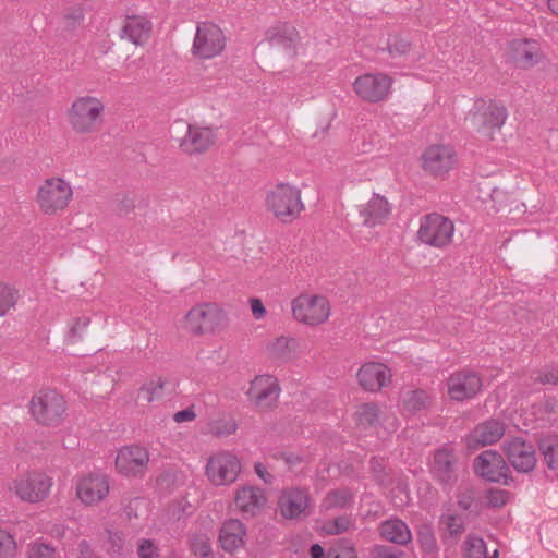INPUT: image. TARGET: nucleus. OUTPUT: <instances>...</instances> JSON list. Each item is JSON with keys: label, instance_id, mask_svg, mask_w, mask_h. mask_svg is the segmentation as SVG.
<instances>
[{"label": "nucleus", "instance_id": "nucleus-1", "mask_svg": "<svg viewBox=\"0 0 558 558\" xmlns=\"http://www.w3.org/2000/svg\"><path fill=\"white\" fill-rule=\"evenodd\" d=\"M105 104L95 96H81L74 99L66 111L68 122L76 134L97 132L104 123Z\"/></svg>", "mask_w": 558, "mask_h": 558}, {"label": "nucleus", "instance_id": "nucleus-2", "mask_svg": "<svg viewBox=\"0 0 558 558\" xmlns=\"http://www.w3.org/2000/svg\"><path fill=\"white\" fill-rule=\"evenodd\" d=\"M68 404L56 389L43 388L34 393L28 402V412L37 424L48 427L59 426L65 418Z\"/></svg>", "mask_w": 558, "mask_h": 558}, {"label": "nucleus", "instance_id": "nucleus-3", "mask_svg": "<svg viewBox=\"0 0 558 558\" xmlns=\"http://www.w3.org/2000/svg\"><path fill=\"white\" fill-rule=\"evenodd\" d=\"M72 198L71 183L61 177H50L38 185L35 202L44 215L54 216L64 211Z\"/></svg>", "mask_w": 558, "mask_h": 558}, {"label": "nucleus", "instance_id": "nucleus-4", "mask_svg": "<svg viewBox=\"0 0 558 558\" xmlns=\"http://www.w3.org/2000/svg\"><path fill=\"white\" fill-rule=\"evenodd\" d=\"M265 203L267 210L282 222L293 221L304 209L301 191L288 183H279L270 189Z\"/></svg>", "mask_w": 558, "mask_h": 558}, {"label": "nucleus", "instance_id": "nucleus-5", "mask_svg": "<svg viewBox=\"0 0 558 558\" xmlns=\"http://www.w3.org/2000/svg\"><path fill=\"white\" fill-rule=\"evenodd\" d=\"M225 310L217 303L194 305L184 316L185 328L194 336L215 333L228 325Z\"/></svg>", "mask_w": 558, "mask_h": 558}, {"label": "nucleus", "instance_id": "nucleus-6", "mask_svg": "<svg viewBox=\"0 0 558 558\" xmlns=\"http://www.w3.org/2000/svg\"><path fill=\"white\" fill-rule=\"evenodd\" d=\"M291 308L294 319L308 326L325 323L331 313L330 304L325 296L311 293H302L294 298Z\"/></svg>", "mask_w": 558, "mask_h": 558}, {"label": "nucleus", "instance_id": "nucleus-7", "mask_svg": "<svg viewBox=\"0 0 558 558\" xmlns=\"http://www.w3.org/2000/svg\"><path fill=\"white\" fill-rule=\"evenodd\" d=\"M453 233V222L438 213L427 214L420 220L417 238L428 246L437 248L448 246L452 242Z\"/></svg>", "mask_w": 558, "mask_h": 558}, {"label": "nucleus", "instance_id": "nucleus-8", "mask_svg": "<svg viewBox=\"0 0 558 558\" xmlns=\"http://www.w3.org/2000/svg\"><path fill=\"white\" fill-rule=\"evenodd\" d=\"M226 47V36L222 29L213 22H199L191 52L198 59H211L219 56Z\"/></svg>", "mask_w": 558, "mask_h": 558}, {"label": "nucleus", "instance_id": "nucleus-9", "mask_svg": "<svg viewBox=\"0 0 558 558\" xmlns=\"http://www.w3.org/2000/svg\"><path fill=\"white\" fill-rule=\"evenodd\" d=\"M474 472L482 478L510 486L513 483L511 471L504 457L495 450H485L474 459Z\"/></svg>", "mask_w": 558, "mask_h": 558}, {"label": "nucleus", "instance_id": "nucleus-10", "mask_svg": "<svg viewBox=\"0 0 558 558\" xmlns=\"http://www.w3.org/2000/svg\"><path fill=\"white\" fill-rule=\"evenodd\" d=\"M508 118L507 108L496 102L476 104L475 109L466 117V122L476 132L490 135L492 131L499 130Z\"/></svg>", "mask_w": 558, "mask_h": 558}, {"label": "nucleus", "instance_id": "nucleus-11", "mask_svg": "<svg viewBox=\"0 0 558 558\" xmlns=\"http://www.w3.org/2000/svg\"><path fill=\"white\" fill-rule=\"evenodd\" d=\"M241 472V462L229 451L213 454L206 464V475L216 486L230 485L236 481Z\"/></svg>", "mask_w": 558, "mask_h": 558}, {"label": "nucleus", "instance_id": "nucleus-12", "mask_svg": "<svg viewBox=\"0 0 558 558\" xmlns=\"http://www.w3.org/2000/svg\"><path fill=\"white\" fill-rule=\"evenodd\" d=\"M277 507L282 518L302 520L311 514V495L305 488H284L278 497Z\"/></svg>", "mask_w": 558, "mask_h": 558}, {"label": "nucleus", "instance_id": "nucleus-13", "mask_svg": "<svg viewBox=\"0 0 558 558\" xmlns=\"http://www.w3.org/2000/svg\"><path fill=\"white\" fill-rule=\"evenodd\" d=\"M279 395L280 386L277 378L271 375L256 376L246 392L250 403L260 411L272 409L278 402Z\"/></svg>", "mask_w": 558, "mask_h": 558}, {"label": "nucleus", "instance_id": "nucleus-14", "mask_svg": "<svg viewBox=\"0 0 558 558\" xmlns=\"http://www.w3.org/2000/svg\"><path fill=\"white\" fill-rule=\"evenodd\" d=\"M51 486V478L46 474L31 473L15 480L10 490H13L23 501L38 502L49 495Z\"/></svg>", "mask_w": 558, "mask_h": 558}, {"label": "nucleus", "instance_id": "nucleus-15", "mask_svg": "<svg viewBox=\"0 0 558 558\" xmlns=\"http://www.w3.org/2000/svg\"><path fill=\"white\" fill-rule=\"evenodd\" d=\"M502 450L512 468L519 473H530L536 465L534 446L521 437L507 439L502 444Z\"/></svg>", "mask_w": 558, "mask_h": 558}, {"label": "nucleus", "instance_id": "nucleus-16", "mask_svg": "<svg viewBox=\"0 0 558 558\" xmlns=\"http://www.w3.org/2000/svg\"><path fill=\"white\" fill-rule=\"evenodd\" d=\"M148 462L147 449L137 445L122 447L116 457L117 471L126 477L143 476Z\"/></svg>", "mask_w": 558, "mask_h": 558}, {"label": "nucleus", "instance_id": "nucleus-17", "mask_svg": "<svg viewBox=\"0 0 558 558\" xmlns=\"http://www.w3.org/2000/svg\"><path fill=\"white\" fill-rule=\"evenodd\" d=\"M421 160L425 172L434 177H442L453 168L456 151L451 146L434 144L424 150Z\"/></svg>", "mask_w": 558, "mask_h": 558}, {"label": "nucleus", "instance_id": "nucleus-18", "mask_svg": "<svg viewBox=\"0 0 558 558\" xmlns=\"http://www.w3.org/2000/svg\"><path fill=\"white\" fill-rule=\"evenodd\" d=\"M392 80L383 73H367L355 78L354 90L365 101L378 102L390 93Z\"/></svg>", "mask_w": 558, "mask_h": 558}, {"label": "nucleus", "instance_id": "nucleus-19", "mask_svg": "<svg viewBox=\"0 0 558 558\" xmlns=\"http://www.w3.org/2000/svg\"><path fill=\"white\" fill-rule=\"evenodd\" d=\"M109 490V478L100 473H90L76 483V496L86 506L101 502L108 496Z\"/></svg>", "mask_w": 558, "mask_h": 558}, {"label": "nucleus", "instance_id": "nucleus-20", "mask_svg": "<svg viewBox=\"0 0 558 558\" xmlns=\"http://www.w3.org/2000/svg\"><path fill=\"white\" fill-rule=\"evenodd\" d=\"M508 58L520 69H531L544 60L541 45L533 39H514L508 46Z\"/></svg>", "mask_w": 558, "mask_h": 558}, {"label": "nucleus", "instance_id": "nucleus-21", "mask_svg": "<svg viewBox=\"0 0 558 558\" xmlns=\"http://www.w3.org/2000/svg\"><path fill=\"white\" fill-rule=\"evenodd\" d=\"M448 395L452 400L463 401L477 395L482 388L480 376L472 371L456 372L447 381Z\"/></svg>", "mask_w": 558, "mask_h": 558}, {"label": "nucleus", "instance_id": "nucleus-22", "mask_svg": "<svg viewBox=\"0 0 558 558\" xmlns=\"http://www.w3.org/2000/svg\"><path fill=\"white\" fill-rule=\"evenodd\" d=\"M457 457L449 447H441L434 453L430 472L442 485L451 486L457 480Z\"/></svg>", "mask_w": 558, "mask_h": 558}, {"label": "nucleus", "instance_id": "nucleus-23", "mask_svg": "<svg viewBox=\"0 0 558 558\" xmlns=\"http://www.w3.org/2000/svg\"><path fill=\"white\" fill-rule=\"evenodd\" d=\"M151 21L145 15H128L120 29V38L135 46H144L150 38Z\"/></svg>", "mask_w": 558, "mask_h": 558}, {"label": "nucleus", "instance_id": "nucleus-24", "mask_svg": "<svg viewBox=\"0 0 558 558\" xmlns=\"http://www.w3.org/2000/svg\"><path fill=\"white\" fill-rule=\"evenodd\" d=\"M357 379L364 389L378 391L390 383L391 372L383 363L368 362L359 369Z\"/></svg>", "mask_w": 558, "mask_h": 558}, {"label": "nucleus", "instance_id": "nucleus-25", "mask_svg": "<svg viewBox=\"0 0 558 558\" xmlns=\"http://www.w3.org/2000/svg\"><path fill=\"white\" fill-rule=\"evenodd\" d=\"M506 432L505 424L499 420H487L476 425L468 437V446L471 448L484 447L496 444Z\"/></svg>", "mask_w": 558, "mask_h": 558}, {"label": "nucleus", "instance_id": "nucleus-26", "mask_svg": "<svg viewBox=\"0 0 558 558\" xmlns=\"http://www.w3.org/2000/svg\"><path fill=\"white\" fill-rule=\"evenodd\" d=\"M246 527L238 519H230L222 523L219 531L221 548L229 554L235 553L245 545Z\"/></svg>", "mask_w": 558, "mask_h": 558}, {"label": "nucleus", "instance_id": "nucleus-27", "mask_svg": "<svg viewBox=\"0 0 558 558\" xmlns=\"http://www.w3.org/2000/svg\"><path fill=\"white\" fill-rule=\"evenodd\" d=\"M359 213L364 226L375 227L388 219L391 206L386 197L375 193L367 203L360 206Z\"/></svg>", "mask_w": 558, "mask_h": 558}, {"label": "nucleus", "instance_id": "nucleus-28", "mask_svg": "<svg viewBox=\"0 0 558 558\" xmlns=\"http://www.w3.org/2000/svg\"><path fill=\"white\" fill-rule=\"evenodd\" d=\"M214 143V133L208 128L187 126V132L181 140L180 148L189 155L202 154Z\"/></svg>", "mask_w": 558, "mask_h": 558}, {"label": "nucleus", "instance_id": "nucleus-29", "mask_svg": "<svg viewBox=\"0 0 558 558\" xmlns=\"http://www.w3.org/2000/svg\"><path fill=\"white\" fill-rule=\"evenodd\" d=\"M267 499L264 490L254 486H243L235 495L234 502L238 509L244 513L256 514L259 512Z\"/></svg>", "mask_w": 558, "mask_h": 558}, {"label": "nucleus", "instance_id": "nucleus-30", "mask_svg": "<svg viewBox=\"0 0 558 558\" xmlns=\"http://www.w3.org/2000/svg\"><path fill=\"white\" fill-rule=\"evenodd\" d=\"M265 38L271 47L282 48L288 53H291L299 39V34L293 26L283 23L269 27Z\"/></svg>", "mask_w": 558, "mask_h": 558}, {"label": "nucleus", "instance_id": "nucleus-31", "mask_svg": "<svg viewBox=\"0 0 558 558\" xmlns=\"http://www.w3.org/2000/svg\"><path fill=\"white\" fill-rule=\"evenodd\" d=\"M399 402L402 411L414 414L427 410L433 399L426 390L409 388L400 393Z\"/></svg>", "mask_w": 558, "mask_h": 558}, {"label": "nucleus", "instance_id": "nucleus-32", "mask_svg": "<svg viewBox=\"0 0 558 558\" xmlns=\"http://www.w3.org/2000/svg\"><path fill=\"white\" fill-rule=\"evenodd\" d=\"M379 532L384 539L398 545H407L412 539L409 526L399 519L386 520L380 524Z\"/></svg>", "mask_w": 558, "mask_h": 558}, {"label": "nucleus", "instance_id": "nucleus-33", "mask_svg": "<svg viewBox=\"0 0 558 558\" xmlns=\"http://www.w3.org/2000/svg\"><path fill=\"white\" fill-rule=\"evenodd\" d=\"M464 558H486L487 547L485 541L475 534H469L463 543Z\"/></svg>", "mask_w": 558, "mask_h": 558}, {"label": "nucleus", "instance_id": "nucleus-34", "mask_svg": "<svg viewBox=\"0 0 558 558\" xmlns=\"http://www.w3.org/2000/svg\"><path fill=\"white\" fill-rule=\"evenodd\" d=\"M539 450L548 469L558 471V439H543L539 442Z\"/></svg>", "mask_w": 558, "mask_h": 558}, {"label": "nucleus", "instance_id": "nucleus-35", "mask_svg": "<svg viewBox=\"0 0 558 558\" xmlns=\"http://www.w3.org/2000/svg\"><path fill=\"white\" fill-rule=\"evenodd\" d=\"M352 501V494L349 489L342 488L332 490L325 497L323 507L325 509L344 508Z\"/></svg>", "mask_w": 558, "mask_h": 558}, {"label": "nucleus", "instance_id": "nucleus-36", "mask_svg": "<svg viewBox=\"0 0 558 558\" xmlns=\"http://www.w3.org/2000/svg\"><path fill=\"white\" fill-rule=\"evenodd\" d=\"M165 389V381L161 378L144 384L138 392V399L150 403L161 398Z\"/></svg>", "mask_w": 558, "mask_h": 558}, {"label": "nucleus", "instance_id": "nucleus-37", "mask_svg": "<svg viewBox=\"0 0 558 558\" xmlns=\"http://www.w3.org/2000/svg\"><path fill=\"white\" fill-rule=\"evenodd\" d=\"M359 423L375 426L379 422L380 410L375 403H364L357 410Z\"/></svg>", "mask_w": 558, "mask_h": 558}, {"label": "nucleus", "instance_id": "nucleus-38", "mask_svg": "<svg viewBox=\"0 0 558 558\" xmlns=\"http://www.w3.org/2000/svg\"><path fill=\"white\" fill-rule=\"evenodd\" d=\"M190 547L199 558H207L211 554L209 537L204 533L193 534L190 538Z\"/></svg>", "mask_w": 558, "mask_h": 558}, {"label": "nucleus", "instance_id": "nucleus-39", "mask_svg": "<svg viewBox=\"0 0 558 558\" xmlns=\"http://www.w3.org/2000/svg\"><path fill=\"white\" fill-rule=\"evenodd\" d=\"M352 526V519L349 515H340L328 520L323 524V531L328 535L342 534Z\"/></svg>", "mask_w": 558, "mask_h": 558}, {"label": "nucleus", "instance_id": "nucleus-40", "mask_svg": "<svg viewBox=\"0 0 558 558\" xmlns=\"http://www.w3.org/2000/svg\"><path fill=\"white\" fill-rule=\"evenodd\" d=\"M294 341L292 339L280 337L270 347L271 356L279 361H287L291 357L290 344Z\"/></svg>", "mask_w": 558, "mask_h": 558}, {"label": "nucleus", "instance_id": "nucleus-41", "mask_svg": "<svg viewBox=\"0 0 558 558\" xmlns=\"http://www.w3.org/2000/svg\"><path fill=\"white\" fill-rule=\"evenodd\" d=\"M27 558H57L56 549L51 545L36 541L31 543L26 553Z\"/></svg>", "mask_w": 558, "mask_h": 558}, {"label": "nucleus", "instance_id": "nucleus-42", "mask_svg": "<svg viewBox=\"0 0 558 558\" xmlns=\"http://www.w3.org/2000/svg\"><path fill=\"white\" fill-rule=\"evenodd\" d=\"M440 523L452 537H458L464 532V523L461 518L453 513H446L440 517Z\"/></svg>", "mask_w": 558, "mask_h": 558}, {"label": "nucleus", "instance_id": "nucleus-43", "mask_svg": "<svg viewBox=\"0 0 558 558\" xmlns=\"http://www.w3.org/2000/svg\"><path fill=\"white\" fill-rule=\"evenodd\" d=\"M17 300V292L7 284H0V316H4Z\"/></svg>", "mask_w": 558, "mask_h": 558}, {"label": "nucleus", "instance_id": "nucleus-44", "mask_svg": "<svg viewBox=\"0 0 558 558\" xmlns=\"http://www.w3.org/2000/svg\"><path fill=\"white\" fill-rule=\"evenodd\" d=\"M16 548L13 535L0 527V558H13L16 554Z\"/></svg>", "mask_w": 558, "mask_h": 558}, {"label": "nucleus", "instance_id": "nucleus-45", "mask_svg": "<svg viewBox=\"0 0 558 558\" xmlns=\"http://www.w3.org/2000/svg\"><path fill=\"white\" fill-rule=\"evenodd\" d=\"M387 50L391 57H400L410 50V43L399 35H392L388 38Z\"/></svg>", "mask_w": 558, "mask_h": 558}, {"label": "nucleus", "instance_id": "nucleus-46", "mask_svg": "<svg viewBox=\"0 0 558 558\" xmlns=\"http://www.w3.org/2000/svg\"><path fill=\"white\" fill-rule=\"evenodd\" d=\"M211 433L217 437H226L234 434L238 425L234 420H218L210 425Z\"/></svg>", "mask_w": 558, "mask_h": 558}, {"label": "nucleus", "instance_id": "nucleus-47", "mask_svg": "<svg viewBox=\"0 0 558 558\" xmlns=\"http://www.w3.org/2000/svg\"><path fill=\"white\" fill-rule=\"evenodd\" d=\"M418 543L425 553H434L437 549V542L430 527H423L417 534Z\"/></svg>", "mask_w": 558, "mask_h": 558}, {"label": "nucleus", "instance_id": "nucleus-48", "mask_svg": "<svg viewBox=\"0 0 558 558\" xmlns=\"http://www.w3.org/2000/svg\"><path fill=\"white\" fill-rule=\"evenodd\" d=\"M84 21L83 10L81 8L70 9L64 15V28L73 32Z\"/></svg>", "mask_w": 558, "mask_h": 558}, {"label": "nucleus", "instance_id": "nucleus-49", "mask_svg": "<svg viewBox=\"0 0 558 558\" xmlns=\"http://www.w3.org/2000/svg\"><path fill=\"white\" fill-rule=\"evenodd\" d=\"M90 320L87 317L77 318L71 326L68 339L71 343H75L82 338L83 332L88 327Z\"/></svg>", "mask_w": 558, "mask_h": 558}, {"label": "nucleus", "instance_id": "nucleus-50", "mask_svg": "<svg viewBox=\"0 0 558 558\" xmlns=\"http://www.w3.org/2000/svg\"><path fill=\"white\" fill-rule=\"evenodd\" d=\"M509 493L504 489H489L487 493V504L493 508H499L506 505Z\"/></svg>", "mask_w": 558, "mask_h": 558}, {"label": "nucleus", "instance_id": "nucleus-51", "mask_svg": "<svg viewBox=\"0 0 558 558\" xmlns=\"http://www.w3.org/2000/svg\"><path fill=\"white\" fill-rule=\"evenodd\" d=\"M135 208V198L132 195H123L117 201L114 210L119 216H126Z\"/></svg>", "mask_w": 558, "mask_h": 558}, {"label": "nucleus", "instance_id": "nucleus-52", "mask_svg": "<svg viewBox=\"0 0 558 558\" xmlns=\"http://www.w3.org/2000/svg\"><path fill=\"white\" fill-rule=\"evenodd\" d=\"M137 554L140 558H155L158 556V548L151 539H142L138 545Z\"/></svg>", "mask_w": 558, "mask_h": 558}, {"label": "nucleus", "instance_id": "nucleus-53", "mask_svg": "<svg viewBox=\"0 0 558 558\" xmlns=\"http://www.w3.org/2000/svg\"><path fill=\"white\" fill-rule=\"evenodd\" d=\"M375 558H400L401 551L386 545H376L372 551Z\"/></svg>", "mask_w": 558, "mask_h": 558}, {"label": "nucleus", "instance_id": "nucleus-54", "mask_svg": "<svg viewBox=\"0 0 558 558\" xmlns=\"http://www.w3.org/2000/svg\"><path fill=\"white\" fill-rule=\"evenodd\" d=\"M327 558H357L353 547H337L328 551Z\"/></svg>", "mask_w": 558, "mask_h": 558}, {"label": "nucleus", "instance_id": "nucleus-55", "mask_svg": "<svg viewBox=\"0 0 558 558\" xmlns=\"http://www.w3.org/2000/svg\"><path fill=\"white\" fill-rule=\"evenodd\" d=\"M251 311L255 319H263L266 316V308L263 302L257 298L250 300Z\"/></svg>", "mask_w": 558, "mask_h": 558}, {"label": "nucleus", "instance_id": "nucleus-56", "mask_svg": "<svg viewBox=\"0 0 558 558\" xmlns=\"http://www.w3.org/2000/svg\"><path fill=\"white\" fill-rule=\"evenodd\" d=\"M536 380L539 381L543 385L549 384V385H557L558 384V371L556 369H548L544 373H541Z\"/></svg>", "mask_w": 558, "mask_h": 558}, {"label": "nucleus", "instance_id": "nucleus-57", "mask_svg": "<svg viewBox=\"0 0 558 558\" xmlns=\"http://www.w3.org/2000/svg\"><path fill=\"white\" fill-rule=\"evenodd\" d=\"M195 416H196V414L193 411V409L192 408H187V409H184V410H181V411L177 412L173 415V420L177 423H183V422L193 421L195 418Z\"/></svg>", "mask_w": 558, "mask_h": 558}, {"label": "nucleus", "instance_id": "nucleus-58", "mask_svg": "<svg viewBox=\"0 0 558 558\" xmlns=\"http://www.w3.org/2000/svg\"><path fill=\"white\" fill-rule=\"evenodd\" d=\"M254 470H255L256 474L258 475V477L264 481V483H266V484L272 483L274 476L267 471L266 466L263 463H260V462L255 463Z\"/></svg>", "mask_w": 558, "mask_h": 558}, {"label": "nucleus", "instance_id": "nucleus-59", "mask_svg": "<svg viewBox=\"0 0 558 558\" xmlns=\"http://www.w3.org/2000/svg\"><path fill=\"white\" fill-rule=\"evenodd\" d=\"M371 466H372L373 472L375 473L376 478L378 481H383V478H384V465L381 464V462L378 459H376V458H372Z\"/></svg>", "mask_w": 558, "mask_h": 558}, {"label": "nucleus", "instance_id": "nucleus-60", "mask_svg": "<svg viewBox=\"0 0 558 558\" xmlns=\"http://www.w3.org/2000/svg\"><path fill=\"white\" fill-rule=\"evenodd\" d=\"M473 504V497L471 494H462L458 497V505L463 510H469Z\"/></svg>", "mask_w": 558, "mask_h": 558}, {"label": "nucleus", "instance_id": "nucleus-61", "mask_svg": "<svg viewBox=\"0 0 558 558\" xmlns=\"http://www.w3.org/2000/svg\"><path fill=\"white\" fill-rule=\"evenodd\" d=\"M311 558H323L324 557V548L319 544H314L310 548Z\"/></svg>", "mask_w": 558, "mask_h": 558}, {"label": "nucleus", "instance_id": "nucleus-62", "mask_svg": "<svg viewBox=\"0 0 558 558\" xmlns=\"http://www.w3.org/2000/svg\"><path fill=\"white\" fill-rule=\"evenodd\" d=\"M110 542L113 547H117L116 551L120 553L122 548V538L119 535H112Z\"/></svg>", "mask_w": 558, "mask_h": 558}, {"label": "nucleus", "instance_id": "nucleus-63", "mask_svg": "<svg viewBox=\"0 0 558 558\" xmlns=\"http://www.w3.org/2000/svg\"><path fill=\"white\" fill-rule=\"evenodd\" d=\"M548 8L554 14L558 15V0H548Z\"/></svg>", "mask_w": 558, "mask_h": 558}, {"label": "nucleus", "instance_id": "nucleus-64", "mask_svg": "<svg viewBox=\"0 0 558 558\" xmlns=\"http://www.w3.org/2000/svg\"><path fill=\"white\" fill-rule=\"evenodd\" d=\"M392 421H396V417H392ZM390 425H391V427H392L393 429H396L395 422L390 423Z\"/></svg>", "mask_w": 558, "mask_h": 558}]
</instances>
